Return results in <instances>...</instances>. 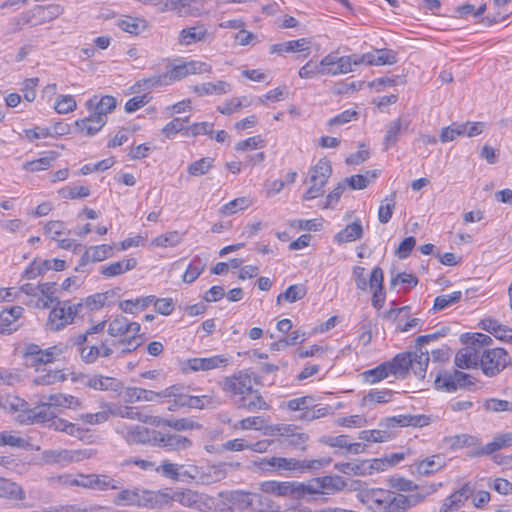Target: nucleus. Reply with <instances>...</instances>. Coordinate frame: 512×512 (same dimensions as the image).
Returning a JSON list of instances; mask_svg holds the SVG:
<instances>
[{"instance_id": "1", "label": "nucleus", "mask_w": 512, "mask_h": 512, "mask_svg": "<svg viewBox=\"0 0 512 512\" xmlns=\"http://www.w3.org/2000/svg\"><path fill=\"white\" fill-rule=\"evenodd\" d=\"M439 486L441 483L432 484L423 491V488L415 482H393V488L407 492V495L396 494L385 489L363 488L361 482H313L309 485H304V483L294 485L291 482H262L261 488L265 493L289 496L293 499H316L318 496L331 495L347 489L356 491L358 500L374 512H395L416 505L426 495L435 492Z\"/></svg>"}, {"instance_id": "2", "label": "nucleus", "mask_w": 512, "mask_h": 512, "mask_svg": "<svg viewBox=\"0 0 512 512\" xmlns=\"http://www.w3.org/2000/svg\"><path fill=\"white\" fill-rule=\"evenodd\" d=\"M412 355L407 353H399L390 361H386L377 367L364 371L361 376L363 381L368 384H376L389 376H395L400 379L406 378L411 369L414 375L423 379L427 370L426 353L422 355Z\"/></svg>"}, {"instance_id": "3", "label": "nucleus", "mask_w": 512, "mask_h": 512, "mask_svg": "<svg viewBox=\"0 0 512 512\" xmlns=\"http://www.w3.org/2000/svg\"><path fill=\"white\" fill-rule=\"evenodd\" d=\"M331 463V458H319L311 460H298L295 458L271 457L263 458L259 462L260 469L269 472L306 473L319 470Z\"/></svg>"}, {"instance_id": "4", "label": "nucleus", "mask_w": 512, "mask_h": 512, "mask_svg": "<svg viewBox=\"0 0 512 512\" xmlns=\"http://www.w3.org/2000/svg\"><path fill=\"white\" fill-rule=\"evenodd\" d=\"M219 498L218 510L220 512L243 511L248 508L256 512L257 508L265 507V502H272L265 495L242 490L221 492Z\"/></svg>"}, {"instance_id": "5", "label": "nucleus", "mask_w": 512, "mask_h": 512, "mask_svg": "<svg viewBox=\"0 0 512 512\" xmlns=\"http://www.w3.org/2000/svg\"><path fill=\"white\" fill-rule=\"evenodd\" d=\"M165 495L161 492L142 490L139 488L123 489L119 491L113 503L120 506H138L144 508H156L163 505Z\"/></svg>"}, {"instance_id": "6", "label": "nucleus", "mask_w": 512, "mask_h": 512, "mask_svg": "<svg viewBox=\"0 0 512 512\" xmlns=\"http://www.w3.org/2000/svg\"><path fill=\"white\" fill-rule=\"evenodd\" d=\"M161 494L165 495V501L163 504L172 500L179 502L183 506L195 508L201 511L210 510L215 505L213 498L191 489H168L165 493Z\"/></svg>"}, {"instance_id": "7", "label": "nucleus", "mask_w": 512, "mask_h": 512, "mask_svg": "<svg viewBox=\"0 0 512 512\" xmlns=\"http://www.w3.org/2000/svg\"><path fill=\"white\" fill-rule=\"evenodd\" d=\"M82 309V303L74 304L69 300H57L49 313L47 326L52 331H59L71 324Z\"/></svg>"}, {"instance_id": "8", "label": "nucleus", "mask_w": 512, "mask_h": 512, "mask_svg": "<svg viewBox=\"0 0 512 512\" xmlns=\"http://www.w3.org/2000/svg\"><path fill=\"white\" fill-rule=\"evenodd\" d=\"M65 352L62 345H54L46 349H42L39 345L30 343L25 345L23 349V358L26 366L39 370L41 365L54 362L57 357Z\"/></svg>"}, {"instance_id": "9", "label": "nucleus", "mask_w": 512, "mask_h": 512, "mask_svg": "<svg viewBox=\"0 0 512 512\" xmlns=\"http://www.w3.org/2000/svg\"><path fill=\"white\" fill-rule=\"evenodd\" d=\"M332 174L330 161L326 158L320 159L310 170V186L303 195L304 200H312L323 193V187Z\"/></svg>"}, {"instance_id": "10", "label": "nucleus", "mask_w": 512, "mask_h": 512, "mask_svg": "<svg viewBox=\"0 0 512 512\" xmlns=\"http://www.w3.org/2000/svg\"><path fill=\"white\" fill-rule=\"evenodd\" d=\"M509 365H512L511 359L503 348L487 349L479 364L483 373L488 377L499 374Z\"/></svg>"}, {"instance_id": "11", "label": "nucleus", "mask_w": 512, "mask_h": 512, "mask_svg": "<svg viewBox=\"0 0 512 512\" xmlns=\"http://www.w3.org/2000/svg\"><path fill=\"white\" fill-rule=\"evenodd\" d=\"M220 386L222 390L231 396H244L253 391V376L247 370H241L232 376L225 377Z\"/></svg>"}, {"instance_id": "12", "label": "nucleus", "mask_w": 512, "mask_h": 512, "mask_svg": "<svg viewBox=\"0 0 512 512\" xmlns=\"http://www.w3.org/2000/svg\"><path fill=\"white\" fill-rule=\"evenodd\" d=\"M323 75L336 76L353 71V66L360 65L359 55L352 54L348 56L337 57L330 53L322 58Z\"/></svg>"}, {"instance_id": "13", "label": "nucleus", "mask_w": 512, "mask_h": 512, "mask_svg": "<svg viewBox=\"0 0 512 512\" xmlns=\"http://www.w3.org/2000/svg\"><path fill=\"white\" fill-rule=\"evenodd\" d=\"M474 384L471 376L467 373L454 370L453 372L443 371L436 375L434 386L437 390L454 392L458 388H466Z\"/></svg>"}, {"instance_id": "14", "label": "nucleus", "mask_w": 512, "mask_h": 512, "mask_svg": "<svg viewBox=\"0 0 512 512\" xmlns=\"http://www.w3.org/2000/svg\"><path fill=\"white\" fill-rule=\"evenodd\" d=\"M155 445L169 452H180L190 449L193 441L181 434L162 433L155 434Z\"/></svg>"}, {"instance_id": "15", "label": "nucleus", "mask_w": 512, "mask_h": 512, "mask_svg": "<svg viewBox=\"0 0 512 512\" xmlns=\"http://www.w3.org/2000/svg\"><path fill=\"white\" fill-rule=\"evenodd\" d=\"M63 12L64 8L58 4L48 6L37 5L33 9L22 13L15 21L18 25L30 24L35 16L41 17L43 21L53 20L59 17Z\"/></svg>"}, {"instance_id": "16", "label": "nucleus", "mask_w": 512, "mask_h": 512, "mask_svg": "<svg viewBox=\"0 0 512 512\" xmlns=\"http://www.w3.org/2000/svg\"><path fill=\"white\" fill-rule=\"evenodd\" d=\"M66 262L62 259L34 260L23 272L26 279H34L48 270L63 271Z\"/></svg>"}, {"instance_id": "17", "label": "nucleus", "mask_w": 512, "mask_h": 512, "mask_svg": "<svg viewBox=\"0 0 512 512\" xmlns=\"http://www.w3.org/2000/svg\"><path fill=\"white\" fill-rule=\"evenodd\" d=\"M158 431L150 430L143 426H130L124 427L121 434L124 439L130 444H148L155 445V434Z\"/></svg>"}, {"instance_id": "18", "label": "nucleus", "mask_w": 512, "mask_h": 512, "mask_svg": "<svg viewBox=\"0 0 512 512\" xmlns=\"http://www.w3.org/2000/svg\"><path fill=\"white\" fill-rule=\"evenodd\" d=\"M446 465L445 458L440 455H433L410 466L411 473L416 476H430L441 470Z\"/></svg>"}, {"instance_id": "19", "label": "nucleus", "mask_w": 512, "mask_h": 512, "mask_svg": "<svg viewBox=\"0 0 512 512\" xmlns=\"http://www.w3.org/2000/svg\"><path fill=\"white\" fill-rule=\"evenodd\" d=\"M228 359L223 355H215L208 358H191L185 362L184 370L190 371H209L221 366H226Z\"/></svg>"}, {"instance_id": "20", "label": "nucleus", "mask_w": 512, "mask_h": 512, "mask_svg": "<svg viewBox=\"0 0 512 512\" xmlns=\"http://www.w3.org/2000/svg\"><path fill=\"white\" fill-rule=\"evenodd\" d=\"M473 495V490L470 488L469 484L466 483L462 488L456 490L450 496H448L439 512H456L461 507L465 505L469 498Z\"/></svg>"}, {"instance_id": "21", "label": "nucleus", "mask_w": 512, "mask_h": 512, "mask_svg": "<svg viewBox=\"0 0 512 512\" xmlns=\"http://www.w3.org/2000/svg\"><path fill=\"white\" fill-rule=\"evenodd\" d=\"M360 64H368L374 66L392 65L397 62V54L390 49H375L359 55Z\"/></svg>"}, {"instance_id": "22", "label": "nucleus", "mask_w": 512, "mask_h": 512, "mask_svg": "<svg viewBox=\"0 0 512 512\" xmlns=\"http://www.w3.org/2000/svg\"><path fill=\"white\" fill-rule=\"evenodd\" d=\"M405 457H406L405 453L400 452V453H392L383 458L364 460V463L367 466L365 468L366 476L372 475L374 472L385 471L388 468L393 467L396 464H398L399 462L403 461L405 459Z\"/></svg>"}, {"instance_id": "23", "label": "nucleus", "mask_w": 512, "mask_h": 512, "mask_svg": "<svg viewBox=\"0 0 512 512\" xmlns=\"http://www.w3.org/2000/svg\"><path fill=\"white\" fill-rule=\"evenodd\" d=\"M512 446V432L497 434L494 436L493 441L485 446L478 447L471 450L468 455L471 457H478L482 455H490L498 450Z\"/></svg>"}, {"instance_id": "24", "label": "nucleus", "mask_w": 512, "mask_h": 512, "mask_svg": "<svg viewBox=\"0 0 512 512\" xmlns=\"http://www.w3.org/2000/svg\"><path fill=\"white\" fill-rule=\"evenodd\" d=\"M383 281V270L377 266L372 270L369 278V286L373 290L372 305L376 309H381L385 302Z\"/></svg>"}, {"instance_id": "25", "label": "nucleus", "mask_w": 512, "mask_h": 512, "mask_svg": "<svg viewBox=\"0 0 512 512\" xmlns=\"http://www.w3.org/2000/svg\"><path fill=\"white\" fill-rule=\"evenodd\" d=\"M114 255V248L112 245L102 244L97 246H91L82 255L80 259V263L76 268L77 271L80 270V267L86 266L90 261L91 262H101L104 261Z\"/></svg>"}, {"instance_id": "26", "label": "nucleus", "mask_w": 512, "mask_h": 512, "mask_svg": "<svg viewBox=\"0 0 512 512\" xmlns=\"http://www.w3.org/2000/svg\"><path fill=\"white\" fill-rule=\"evenodd\" d=\"M492 341L490 336L483 333H475L469 337L465 349L471 351V357H473L477 365L480 364L483 354L487 351V347L492 344Z\"/></svg>"}, {"instance_id": "27", "label": "nucleus", "mask_w": 512, "mask_h": 512, "mask_svg": "<svg viewBox=\"0 0 512 512\" xmlns=\"http://www.w3.org/2000/svg\"><path fill=\"white\" fill-rule=\"evenodd\" d=\"M141 326L137 322H130L126 317L116 316L108 326V334L112 337H123L128 333L138 334Z\"/></svg>"}, {"instance_id": "28", "label": "nucleus", "mask_w": 512, "mask_h": 512, "mask_svg": "<svg viewBox=\"0 0 512 512\" xmlns=\"http://www.w3.org/2000/svg\"><path fill=\"white\" fill-rule=\"evenodd\" d=\"M97 97L87 101L86 106L88 110L92 111V115L96 118H103L107 122V114L111 113L117 105V101L113 96H103L99 101Z\"/></svg>"}, {"instance_id": "29", "label": "nucleus", "mask_w": 512, "mask_h": 512, "mask_svg": "<svg viewBox=\"0 0 512 512\" xmlns=\"http://www.w3.org/2000/svg\"><path fill=\"white\" fill-rule=\"evenodd\" d=\"M154 426H167L175 431H189V430H199L202 428V425L191 418H177V419H165L158 416H155V420L153 421Z\"/></svg>"}, {"instance_id": "30", "label": "nucleus", "mask_w": 512, "mask_h": 512, "mask_svg": "<svg viewBox=\"0 0 512 512\" xmlns=\"http://www.w3.org/2000/svg\"><path fill=\"white\" fill-rule=\"evenodd\" d=\"M209 36L208 30L203 24H198L182 29L178 36L181 45L189 46L198 42H204Z\"/></svg>"}, {"instance_id": "31", "label": "nucleus", "mask_w": 512, "mask_h": 512, "mask_svg": "<svg viewBox=\"0 0 512 512\" xmlns=\"http://www.w3.org/2000/svg\"><path fill=\"white\" fill-rule=\"evenodd\" d=\"M85 385L94 390L113 392H118L123 387L122 382L117 378L102 375L89 377L85 382Z\"/></svg>"}, {"instance_id": "32", "label": "nucleus", "mask_w": 512, "mask_h": 512, "mask_svg": "<svg viewBox=\"0 0 512 512\" xmlns=\"http://www.w3.org/2000/svg\"><path fill=\"white\" fill-rule=\"evenodd\" d=\"M137 265V261L135 258L123 259L117 262H113L111 264L102 266L100 269V273L106 277H116L122 275L123 273L132 270Z\"/></svg>"}, {"instance_id": "33", "label": "nucleus", "mask_w": 512, "mask_h": 512, "mask_svg": "<svg viewBox=\"0 0 512 512\" xmlns=\"http://www.w3.org/2000/svg\"><path fill=\"white\" fill-rule=\"evenodd\" d=\"M193 91L198 96L223 95L231 91V85L223 80H219L215 83L206 82L193 86Z\"/></svg>"}, {"instance_id": "34", "label": "nucleus", "mask_w": 512, "mask_h": 512, "mask_svg": "<svg viewBox=\"0 0 512 512\" xmlns=\"http://www.w3.org/2000/svg\"><path fill=\"white\" fill-rule=\"evenodd\" d=\"M409 124L410 122L408 120L398 118L387 126L383 142L384 150H388L390 146L394 145L398 141L401 131L408 129Z\"/></svg>"}, {"instance_id": "35", "label": "nucleus", "mask_w": 512, "mask_h": 512, "mask_svg": "<svg viewBox=\"0 0 512 512\" xmlns=\"http://www.w3.org/2000/svg\"><path fill=\"white\" fill-rule=\"evenodd\" d=\"M445 447L451 450H458L464 447H474L472 450L478 448V439L472 435L459 434L448 436L443 439Z\"/></svg>"}, {"instance_id": "36", "label": "nucleus", "mask_w": 512, "mask_h": 512, "mask_svg": "<svg viewBox=\"0 0 512 512\" xmlns=\"http://www.w3.org/2000/svg\"><path fill=\"white\" fill-rule=\"evenodd\" d=\"M117 26L127 33L138 35L147 29L148 23L144 18L124 16L117 21Z\"/></svg>"}, {"instance_id": "37", "label": "nucleus", "mask_w": 512, "mask_h": 512, "mask_svg": "<svg viewBox=\"0 0 512 512\" xmlns=\"http://www.w3.org/2000/svg\"><path fill=\"white\" fill-rule=\"evenodd\" d=\"M104 125L105 120H103V118H96L92 114L88 117L75 121L76 128L86 136L95 135Z\"/></svg>"}, {"instance_id": "38", "label": "nucleus", "mask_w": 512, "mask_h": 512, "mask_svg": "<svg viewBox=\"0 0 512 512\" xmlns=\"http://www.w3.org/2000/svg\"><path fill=\"white\" fill-rule=\"evenodd\" d=\"M386 421L391 426H413V427H422L424 425H428L429 418L425 415H399L393 416L386 419Z\"/></svg>"}, {"instance_id": "39", "label": "nucleus", "mask_w": 512, "mask_h": 512, "mask_svg": "<svg viewBox=\"0 0 512 512\" xmlns=\"http://www.w3.org/2000/svg\"><path fill=\"white\" fill-rule=\"evenodd\" d=\"M363 227L359 220L354 221L352 224L347 225L343 230L338 232L334 239L338 243H346L356 241L362 238Z\"/></svg>"}, {"instance_id": "40", "label": "nucleus", "mask_w": 512, "mask_h": 512, "mask_svg": "<svg viewBox=\"0 0 512 512\" xmlns=\"http://www.w3.org/2000/svg\"><path fill=\"white\" fill-rule=\"evenodd\" d=\"M310 41L306 38L288 41L285 43L274 44L270 48L271 53L281 54L283 52L291 53L297 51L309 50Z\"/></svg>"}, {"instance_id": "41", "label": "nucleus", "mask_w": 512, "mask_h": 512, "mask_svg": "<svg viewBox=\"0 0 512 512\" xmlns=\"http://www.w3.org/2000/svg\"><path fill=\"white\" fill-rule=\"evenodd\" d=\"M447 330L442 329L441 331H437L432 334L422 335L419 336L415 340V350L414 351H407V354H410L414 357V355H422L423 353H426L427 356V365L429 364V351L427 349H423L424 346L432 341L438 340L440 337H443L446 335Z\"/></svg>"}, {"instance_id": "42", "label": "nucleus", "mask_w": 512, "mask_h": 512, "mask_svg": "<svg viewBox=\"0 0 512 512\" xmlns=\"http://www.w3.org/2000/svg\"><path fill=\"white\" fill-rule=\"evenodd\" d=\"M47 405H50L51 408L62 407L76 410L81 407V402L74 396L57 393L48 397Z\"/></svg>"}, {"instance_id": "43", "label": "nucleus", "mask_w": 512, "mask_h": 512, "mask_svg": "<svg viewBox=\"0 0 512 512\" xmlns=\"http://www.w3.org/2000/svg\"><path fill=\"white\" fill-rule=\"evenodd\" d=\"M25 491L17 482H0V498L10 501L25 499Z\"/></svg>"}, {"instance_id": "44", "label": "nucleus", "mask_w": 512, "mask_h": 512, "mask_svg": "<svg viewBox=\"0 0 512 512\" xmlns=\"http://www.w3.org/2000/svg\"><path fill=\"white\" fill-rule=\"evenodd\" d=\"M110 411H111V415L119 416L122 418H128V419H132V420H138L140 422L148 423L151 425H153V421L155 420V416H149V415L142 414V413L138 412L137 409L134 407H128V406L119 407L115 410H110Z\"/></svg>"}, {"instance_id": "45", "label": "nucleus", "mask_w": 512, "mask_h": 512, "mask_svg": "<svg viewBox=\"0 0 512 512\" xmlns=\"http://www.w3.org/2000/svg\"><path fill=\"white\" fill-rule=\"evenodd\" d=\"M126 401L133 403L138 401H155L158 398V392L139 388L129 387L125 392Z\"/></svg>"}, {"instance_id": "46", "label": "nucleus", "mask_w": 512, "mask_h": 512, "mask_svg": "<svg viewBox=\"0 0 512 512\" xmlns=\"http://www.w3.org/2000/svg\"><path fill=\"white\" fill-rule=\"evenodd\" d=\"M199 0H166L165 9L176 11L180 15H194L193 9Z\"/></svg>"}, {"instance_id": "47", "label": "nucleus", "mask_w": 512, "mask_h": 512, "mask_svg": "<svg viewBox=\"0 0 512 512\" xmlns=\"http://www.w3.org/2000/svg\"><path fill=\"white\" fill-rule=\"evenodd\" d=\"M67 375L62 370H49L44 374L33 378V385L50 386L59 382H64Z\"/></svg>"}, {"instance_id": "48", "label": "nucleus", "mask_w": 512, "mask_h": 512, "mask_svg": "<svg viewBox=\"0 0 512 512\" xmlns=\"http://www.w3.org/2000/svg\"><path fill=\"white\" fill-rule=\"evenodd\" d=\"M154 301V296H146L136 300H124L119 303L124 313L136 314L138 310L147 308Z\"/></svg>"}, {"instance_id": "49", "label": "nucleus", "mask_w": 512, "mask_h": 512, "mask_svg": "<svg viewBox=\"0 0 512 512\" xmlns=\"http://www.w3.org/2000/svg\"><path fill=\"white\" fill-rule=\"evenodd\" d=\"M29 413V418L37 423L48 422L56 418L55 413L52 411L50 405H47V402H41L35 408L31 409Z\"/></svg>"}, {"instance_id": "50", "label": "nucleus", "mask_w": 512, "mask_h": 512, "mask_svg": "<svg viewBox=\"0 0 512 512\" xmlns=\"http://www.w3.org/2000/svg\"><path fill=\"white\" fill-rule=\"evenodd\" d=\"M252 205V200L247 197L236 198L227 204L223 205L220 209L222 216H230L238 211L245 210Z\"/></svg>"}, {"instance_id": "51", "label": "nucleus", "mask_w": 512, "mask_h": 512, "mask_svg": "<svg viewBox=\"0 0 512 512\" xmlns=\"http://www.w3.org/2000/svg\"><path fill=\"white\" fill-rule=\"evenodd\" d=\"M206 267V262H204L200 257H195L188 268L186 269L183 275V282L192 283L194 282L200 274L204 271Z\"/></svg>"}, {"instance_id": "52", "label": "nucleus", "mask_w": 512, "mask_h": 512, "mask_svg": "<svg viewBox=\"0 0 512 512\" xmlns=\"http://www.w3.org/2000/svg\"><path fill=\"white\" fill-rule=\"evenodd\" d=\"M367 466L364 463V460H356L353 462L340 463L336 465V468L348 475V476H366V468Z\"/></svg>"}, {"instance_id": "53", "label": "nucleus", "mask_w": 512, "mask_h": 512, "mask_svg": "<svg viewBox=\"0 0 512 512\" xmlns=\"http://www.w3.org/2000/svg\"><path fill=\"white\" fill-rule=\"evenodd\" d=\"M55 290V283L46 282L38 285V291L45 297V299H39L37 306L41 308H49L52 303L57 302V298L53 297Z\"/></svg>"}, {"instance_id": "54", "label": "nucleus", "mask_w": 512, "mask_h": 512, "mask_svg": "<svg viewBox=\"0 0 512 512\" xmlns=\"http://www.w3.org/2000/svg\"><path fill=\"white\" fill-rule=\"evenodd\" d=\"M394 392L392 390H371L363 397V404L368 403H388L392 400Z\"/></svg>"}, {"instance_id": "55", "label": "nucleus", "mask_w": 512, "mask_h": 512, "mask_svg": "<svg viewBox=\"0 0 512 512\" xmlns=\"http://www.w3.org/2000/svg\"><path fill=\"white\" fill-rule=\"evenodd\" d=\"M306 288L302 285H291L289 286L283 294H280L277 297V301L280 302L282 298H284L289 303H294L298 300H301L306 295Z\"/></svg>"}, {"instance_id": "56", "label": "nucleus", "mask_w": 512, "mask_h": 512, "mask_svg": "<svg viewBox=\"0 0 512 512\" xmlns=\"http://www.w3.org/2000/svg\"><path fill=\"white\" fill-rule=\"evenodd\" d=\"M168 84H169V81H168L167 75H166V73H164L161 75H154V76L139 80L136 82L134 87H137L138 90H140V89H151L154 87H159V86L168 85Z\"/></svg>"}, {"instance_id": "57", "label": "nucleus", "mask_w": 512, "mask_h": 512, "mask_svg": "<svg viewBox=\"0 0 512 512\" xmlns=\"http://www.w3.org/2000/svg\"><path fill=\"white\" fill-rule=\"evenodd\" d=\"M395 208V193L385 198L384 202L380 205L378 210V219L381 223H388L392 217Z\"/></svg>"}, {"instance_id": "58", "label": "nucleus", "mask_w": 512, "mask_h": 512, "mask_svg": "<svg viewBox=\"0 0 512 512\" xmlns=\"http://www.w3.org/2000/svg\"><path fill=\"white\" fill-rule=\"evenodd\" d=\"M309 435L304 432L295 431L286 441H280L281 445L289 446L296 450L305 451Z\"/></svg>"}, {"instance_id": "59", "label": "nucleus", "mask_w": 512, "mask_h": 512, "mask_svg": "<svg viewBox=\"0 0 512 512\" xmlns=\"http://www.w3.org/2000/svg\"><path fill=\"white\" fill-rule=\"evenodd\" d=\"M358 438L366 442L382 443L390 439V434L382 430H363L359 432Z\"/></svg>"}, {"instance_id": "60", "label": "nucleus", "mask_w": 512, "mask_h": 512, "mask_svg": "<svg viewBox=\"0 0 512 512\" xmlns=\"http://www.w3.org/2000/svg\"><path fill=\"white\" fill-rule=\"evenodd\" d=\"M44 233L49 236L53 240H58L62 235L69 234V231L66 229L64 222L62 221H50L44 227Z\"/></svg>"}, {"instance_id": "61", "label": "nucleus", "mask_w": 512, "mask_h": 512, "mask_svg": "<svg viewBox=\"0 0 512 512\" xmlns=\"http://www.w3.org/2000/svg\"><path fill=\"white\" fill-rule=\"evenodd\" d=\"M454 362L460 369H470L478 366L473 360V357H471V351L469 349H465V347L461 348L456 353Z\"/></svg>"}, {"instance_id": "62", "label": "nucleus", "mask_w": 512, "mask_h": 512, "mask_svg": "<svg viewBox=\"0 0 512 512\" xmlns=\"http://www.w3.org/2000/svg\"><path fill=\"white\" fill-rule=\"evenodd\" d=\"M214 160L209 157L201 158L198 161L193 162L188 167V173L192 176H201L210 170V168L213 166Z\"/></svg>"}, {"instance_id": "63", "label": "nucleus", "mask_w": 512, "mask_h": 512, "mask_svg": "<svg viewBox=\"0 0 512 512\" xmlns=\"http://www.w3.org/2000/svg\"><path fill=\"white\" fill-rule=\"evenodd\" d=\"M461 296L462 294L460 291H454L451 294L440 295L436 297L433 308L436 311L443 310L452 304L457 303L461 299Z\"/></svg>"}, {"instance_id": "64", "label": "nucleus", "mask_w": 512, "mask_h": 512, "mask_svg": "<svg viewBox=\"0 0 512 512\" xmlns=\"http://www.w3.org/2000/svg\"><path fill=\"white\" fill-rule=\"evenodd\" d=\"M76 107V101L74 97L71 95L59 96L55 104V110L59 114H67L69 112H72L76 109Z\"/></svg>"}]
</instances>
